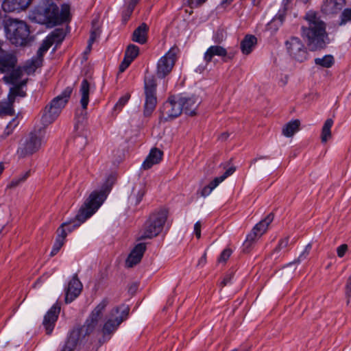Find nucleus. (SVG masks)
Listing matches in <instances>:
<instances>
[{
	"label": "nucleus",
	"mask_w": 351,
	"mask_h": 351,
	"mask_svg": "<svg viewBox=\"0 0 351 351\" xmlns=\"http://www.w3.org/2000/svg\"><path fill=\"white\" fill-rule=\"evenodd\" d=\"M114 180V176L110 175L107 178L100 191H95L90 194L88 199L79 210L75 219L69 222H65L62 224L57 230V237L53 246V247L60 250L64 245L67 232H70L79 227L98 210L105 200L107 193L110 191Z\"/></svg>",
	"instance_id": "nucleus-1"
},
{
	"label": "nucleus",
	"mask_w": 351,
	"mask_h": 351,
	"mask_svg": "<svg viewBox=\"0 0 351 351\" xmlns=\"http://www.w3.org/2000/svg\"><path fill=\"white\" fill-rule=\"evenodd\" d=\"M306 24L302 26V36L311 51L325 47L327 39L326 25L313 11H308L305 15Z\"/></svg>",
	"instance_id": "nucleus-2"
},
{
	"label": "nucleus",
	"mask_w": 351,
	"mask_h": 351,
	"mask_svg": "<svg viewBox=\"0 0 351 351\" xmlns=\"http://www.w3.org/2000/svg\"><path fill=\"white\" fill-rule=\"evenodd\" d=\"M56 0H45V27H53L71 21V7L68 3H62L60 7Z\"/></svg>",
	"instance_id": "nucleus-3"
},
{
	"label": "nucleus",
	"mask_w": 351,
	"mask_h": 351,
	"mask_svg": "<svg viewBox=\"0 0 351 351\" xmlns=\"http://www.w3.org/2000/svg\"><path fill=\"white\" fill-rule=\"evenodd\" d=\"M43 53L44 43L40 45L36 57H33L31 60H27L23 66L17 67L10 75H5L2 80L6 84H16L21 80L24 74H33L37 69L41 67Z\"/></svg>",
	"instance_id": "nucleus-4"
},
{
	"label": "nucleus",
	"mask_w": 351,
	"mask_h": 351,
	"mask_svg": "<svg viewBox=\"0 0 351 351\" xmlns=\"http://www.w3.org/2000/svg\"><path fill=\"white\" fill-rule=\"evenodd\" d=\"M167 213L166 209L161 208L151 214L144 225L143 231L139 233L138 239H152L157 236L163 228Z\"/></svg>",
	"instance_id": "nucleus-5"
},
{
	"label": "nucleus",
	"mask_w": 351,
	"mask_h": 351,
	"mask_svg": "<svg viewBox=\"0 0 351 351\" xmlns=\"http://www.w3.org/2000/svg\"><path fill=\"white\" fill-rule=\"evenodd\" d=\"M5 32L7 38L16 46L25 45L29 36V27L26 23L17 19H9L7 21Z\"/></svg>",
	"instance_id": "nucleus-6"
},
{
	"label": "nucleus",
	"mask_w": 351,
	"mask_h": 351,
	"mask_svg": "<svg viewBox=\"0 0 351 351\" xmlns=\"http://www.w3.org/2000/svg\"><path fill=\"white\" fill-rule=\"evenodd\" d=\"M73 88L67 86L60 95L56 97L50 103L49 108L45 112V124L52 123L59 116L62 109L69 101L72 94Z\"/></svg>",
	"instance_id": "nucleus-7"
},
{
	"label": "nucleus",
	"mask_w": 351,
	"mask_h": 351,
	"mask_svg": "<svg viewBox=\"0 0 351 351\" xmlns=\"http://www.w3.org/2000/svg\"><path fill=\"white\" fill-rule=\"evenodd\" d=\"M129 311V307L125 305L112 308L103 326L102 332L104 335L114 332L123 321L128 317Z\"/></svg>",
	"instance_id": "nucleus-8"
},
{
	"label": "nucleus",
	"mask_w": 351,
	"mask_h": 351,
	"mask_svg": "<svg viewBox=\"0 0 351 351\" xmlns=\"http://www.w3.org/2000/svg\"><path fill=\"white\" fill-rule=\"evenodd\" d=\"M108 303V300L107 298H104L95 306L83 326L80 328V334L87 335L93 332L96 329L102 317L103 312Z\"/></svg>",
	"instance_id": "nucleus-9"
},
{
	"label": "nucleus",
	"mask_w": 351,
	"mask_h": 351,
	"mask_svg": "<svg viewBox=\"0 0 351 351\" xmlns=\"http://www.w3.org/2000/svg\"><path fill=\"white\" fill-rule=\"evenodd\" d=\"M145 104L144 115L149 117L154 112L156 104L157 98L156 95V83L154 77H146L145 79Z\"/></svg>",
	"instance_id": "nucleus-10"
},
{
	"label": "nucleus",
	"mask_w": 351,
	"mask_h": 351,
	"mask_svg": "<svg viewBox=\"0 0 351 351\" xmlns=\"http://www.w3.org/2000/svg\"><path fill=\"white\" fill-rule=\"evenodd\" d=\"M41 145V139L35 133H30L22 138L17 149V155L25 158L36 152Z\"/></svg>",
	"instance_id": "nucleus-11"
},
{
	"label": "nucleus",
	"mask_w": 351,
	"mask_h": 351,
	"mask_svg": "<svg viewBox=\"0 0 351 351\" xmlns=\"http://www.w3.org/2000/svg\"><path fill=\"white\" fill-rule=\"evenodd\" d=\"M273 220L274 215L270 213L253 228L251 232L247 235L246 239L243 243L245 252H248L252 245L266 232L269 225Z\"/></svg>",
	"instance_id": "nucleus-12"
},
{
	"label": "nucleus",
	"mask_w": 351,
	"mask_h": 351,
	"mask_svg": "<svg viewBox=\"0 0 351 351\" xmlns=\"http://www.w3.org/2000/svg\"><path fill=\"white\" fill-rule=\"evenodd\" d=\"M285 47L287 53L293 59L300 62L307 59V50L299 38L291 37L285 42Z\"/></svg>",
	"instance_id": "nucleus-13"
},
{
	"label": "nucleus",
	"mask_w": 351,
	"mask_h": 351,
	"mask_svg": "<svg viewBox=\"0 0 351 351\" xmlns=\"http://www.w3.org/2000/svg\"><path fill=\"white\" fill-rule=\"evenodd\" d=\"M176 60V53L173 49L169 50L158 61L157 64V76L160 78H164L172 70Z\"/></svg>",
	"instance_id": "nucleus-14"
},
{
	"label": "nucleus",
	"mask_w": 351,
	"mask_h": 351,
	"mask_svg": "<svg viewBox=\"0 0 351 351\" xmlns=\"http://www.w3.org/2000/svg\"><path fill=\"white\" fill-rule=\"evenodd\" d=\"M182 112V106L178 97L173 96L169 98L162 107V114L166 119L178 117Z\"/></svg>",
	"instance_id": "nucleus-15"
},
{
	"label": "nucleus",
	"mask_w": 351,
	"mask_h": 351,
	"mask_svg": "<svg viewBox=\"0 0 351 351\" xmlns=\"http://www.w3.org/2000/svg\"><path fill=\"white\" fill-rule=\"evenodd\" d=\"M61 306L56 302L45 314V334L51 335L60 313Z\"/></svg>",
	"instance_id": "nucleus-16"
},
{
	"label": "nucleus",
	"mask_w": 351,
	"mask_h": 351,
	"mask_svg": "<svg viewBox=\"0 0 351 351\" xmlns=\"http://www.w3.org/2000/svg\"><path fill=\"white\" fill-rule=\"evenodd\" d=\"M82 289V284L75 275L65 287L66 303L73 302L80 294Z\"/></svg>",
	"instance_id": "nucleus-17"
},
{
	"label": "nucleus",
	"mask_w": 351,
	"mask_h": 351,
	"mask_svg": "<svg viewBox=\"0 0 351 351\" xmlns=\"http://www.w3.org/2000/svg\"><path fill=\"white\" fill-rule=\"evenodd\" d=\"M17 63L16 56L11 52L1 49L0 51V72L8 73L14 70Z\"/></svg>",
	"instance_id": "nucleus-18"
},
{
	"label": "nucleus",
	"mask_w": 351,
	"mask_h": 351,
	"mask_svg": "<svg viewBox=\"0 0 351 351\" xmlns=\"http://www.w3.org/2000/svg\"><path fill=\"white\" fill-rule=\"evenodd\" d=\"M178 98L182 106V112L190 116L196 114V110L202 101L197 96L178 97Z\"/></svg>",
	"instance_id": "nucleus-19"
},
{
	"label": "nucleus",
	"mask_w": 351,
	"mask_h": 351,
	"mask_svg": "<svg viewBox=\"0 0 351 351\" xmlns=\"http://www.w3.org/2000/svg\"><path fill=\"white\" fill-rule=\"evenodd\" d=\"M236 170L234 167H229L225 173L219 177H216L209 184L205 186L201 191V195L206 197L209 195L213 189H215L221 182H222L228 176H231Z\"/></svg>",
	"instance_id": "nucleus-20"
},
{
	"label": "nucleus",
	"mask_w": 351,
	"mask_h": 351,
	"mask_svg": "<svg viewBox=\"0 0 351 351\" xmlns=\"http://www.w3.org/2000/svg\"><path fill=\"white\" fill-rule=\"evenodd\" d=\"M32 0H4L2 8L5 12H20L25 10Z\"/></svg>",
	"instance_id": "nucleus-21"
},
{
	"label": "nucleus",
	"mask_w": 351,
	"mask_h": 351,
	"mask_svg": "<svg viewBox=\"0 0 351 351\" xmlns=\"http://www.w3.org/2000/svg\"><path fill=\"white\" fill-rule=\"evenodd\" d=\"M145 250V243L137 244L129 254L125 263L126 266L132 267L138 264L141 261Z\"/></svg>",
	"instance_id": "nucleus-22"
},
{
	"label": "nucleus",
	"mask_w": 351,
	"mask_h": 351,
	"mask_svg": "<svg viewBox=\"0 0 351 351\" xmlns=\"http://www.w3.org/2000/svg\"><path fill=\"white\" fill-rule=\"evenodd\" d=\"M65 37V33L62 28H56L53 31L51 32L50 34H49L45 38V51H47L49 47H51L53 45L60 44ZM55 47L53 50L56 49Z\"/></svg>",
	"instance_id": "nucleus-23"
},
{
	"label": "nucleus",
	"mask_w": 351,
	"mask_h": 351,
	"mask_svg": "<svg viewBox=\"0 0 351 351\" xmlns=\"http://www.w3.org/2000/svg\"><path fill=\"white\" fill-rule=\"evenodd\" d=\"M90 84L86 79H84L80 84V94L81 95L80 104L82 106V115L86 114V108L89 102Z\"/></svg>",
	"instance_id": "nucleus-24"
},
{
	"label": "nucleus",
	"mask_w": 351,
	"mask_h": 351,
	"mask_svg": "<svg viewBox=\"0 0 351 351\" xmlns=\"http://www.w3.org/2000/svg\"><path fill=\"white\" fill-rule=\"evenodd\" d=\"M145 194V188L143 184H136L128 197V203L130 206L136 207L141 202Z\"/></svg>",
	"instance_id": "nucleus-25"
},
{
	"label": "nucleus",
	"mask_w": 351,
	"mask_h": 351,
	"mask_svg": "<svg viewBox=\"0 0 351 351\" xmlns=\"http://www.w3.org/2000/svg\"><path fill=\"white\" fill-rule=\"evenodd\" d=\"M162 152L157 148L152 149L142 164L144 169H150L154 165L158 164L162 160Z\"/></svg>",
	"instance_id": "nucleus-26"
},
{
	"label": "nucleus",
	"mask_w": 351,
	"mask_h": 351,
	"mask_svg": "<svg viewBox=\"0 0 351 351\" xmlns=\"http://www.w3.org/2000/svg\"><path fill=\"white\" fill-rule=\"evenodd\" d=\"M346 0H325L322 10L325 14H333L341 10L345 4Z\"/></svg>",
	"instance_id": "nucleus-27"
},
{
	"label": "nucleus",
	"mask_w": 351,
	"mask_h": 351,
	"mask_svg": "<svg viewBox=\"0 0 351 351\" xmlns=\"http://www.w3.org/2000/svg\"><path fill=\"white\" fill-rule=\"evenodd\" d=\"M227 55V50L219 45L210 46L205 52L204 59L208 63L212 61L214 56L225 57Z\"/></svg>",
	"instance_id": "nucleus-28"
},
{
	"label": "nucleus",
	"mask_w": 351,
	"mask_h": 351,
	"mask_svg": "<svg viewBox=\"0 0 351 351\" xmlns=\"http://www.w3.org/2000/svg\"><path fill=\"white\" fill-rule=\"evenodd\" d=\"M148 29V26L145 23H142L134 31L132 40L140 44L146 43Z\"/></svg>",
	"instance_id": "nucleus-29"
},
{
	"label": "nucleus",
	"mask_w": 351,
	"mask_h": 351,
	"mask_svg": "<svg viewBox=\"0 0 351 351\" xmlns=\"http://www.w3.org/2000/svg\"><path fill=\"white\" fill-rule=\"evenodd\" d=\"M257 39L254 36L247 35L241 42V50L243 54L248 55L256 45Z\"/></svg>",
	"instance_id": "nucleus-30"
},
{
	"label": "nucleus",
	"mask_w": 351,
	"mask_h": 351,
	"mask_svg": "<svg viewBox=\"0 0 351 351\" xmlns=\"http://www.w3.org/2000/svg\"><path fill=\"white\" fill-rule=\"evenodd\" d=\"M26 83L27 79L21 80V82L19 80L16 84H12L14 86L10 89V92L8 95V99H12L14 101L15 97L17 96L24 97L26 94L25 92L22 90V86H25Z\"/></svg>",
	"instance_id": "nucleus-31"
},
{
	"label": "nucleus",
	"mask_w": 351,
	"mask_h": 351,
	"mask_svg": "<svg viewBox=\"0 0 351 351\" xmlns=\"http://www.w3.org/2000/svg\"><path fill=\"white\" fill-rule=\"evenodd\" d=\"M29 19L32 23L44 24V7L41 5L35 7L30 11Z\"/></svg>",
	"instance_id": "nucleus-32"
},
{
	"label": "nucleus",
	"mask_w": 351,
	"mask_h": 351,
	"mask_svg": "<svg viewBox=\"0 0 351 351\" xmlns=\"http://www.w3.org/2000/svg\"><path fill=\"white\" fill-rule=\"evenodd\" d=\"M333 120L328 119L324 123L322 129L321 141L322 143H326L332 137L331 128L333 125Z\"/></svg>",
	"instance_id": "nucleus-33"
},
{
	"label": "nucleus",
	"mask_w": 351,
	"mask_h": 351,
	"mask_svg": "<svg viewBox=\"0 0 351 351\" xmlns=\"http://www.w3.org/2000/svg\"><path fill=\"white\" fill-rule=\"evenodd\" d=\"M300 121L299 120H293L287 123L283 129L282 134L287 137L292 136L295 132L299 129Z\"/></svg>",
	"instance_id": "nucleus-34"
},
{
	"label": "nucleus",
	"mask_w": 351,
	"mask_h": 351,
	"mask_svg": "<svg viewBox=\"0 0 351 351\" xmlns=\"http://www.w3.org/2000/svg\"><path fill=\"white\" fill-rule=\"evenodd\" d=\"M14 101L8 99L0 104V115H13L14 110L13 108Z\"/></svg>",
	"instance_id": "nucleus-35"
},
{
	"label": "nucleus",
	"mask_w": 351,
	"mask_h": 351,
	"mask_svg": "<svg viewBox=\"0 0 351 351\" xmlns=\"http://www.w3.org/2000/svg\"><path fill=\"white\" fill-rule=\"evenodd\" d=\"M334 58L331 55H326L322 58H317L315 59L316 65L324 68H330L334 64Z\"/></svg>",
	"instance_id": "nucleus-36"
},
{
	"label": "nucleus",
	"mask_w": 351,
	"mask_h": 351,
	"mask_svg": "<svg viewBox=\"0 0 351 351\" xmlns=\"http://www.w3.org/2000/svg\"><path fill=\"white\" fill-rule=\"evenodd\" d=\"M138 53L139 48L136 45L130 44L125 50L124 57L132 62L137 57Z\"/></svg>",
	"instance_id": "nucleus-37"
},
{
	"label": "nucleus",
	"mask_w": 351,
	"mask_h": 351,
	"mask_svg": "<svg viewBox=\"0 0 351 351\" xmlns=\"http://www.w3.org/2000/svg\"><path fill=\"white\" fill-rule=\"evenodd\" d=\"M29 176V172L27 171V172L20 175L17 178H14L10 182L8 186L10 188L16 187V186H19L20 184H21L22 183H23Z\"/></svg>",
	"instance_id": "nucleus-38"
},
{
	"label": "nucleus",
	"mask_w": 351,
	"mask_h": 351,
	"mask_svg": "<svg viewBox=\"0 0 351 351\" xmlns=\"http://www.w3.org/2000/svg\"><path fill=\"white\" fill-rule=\"evenodd\" d=\"M289 245V238H285L279 241L278 246L275 248L272 253V256H275L274 258H277L279 256L278 254L282 250H285Z\"/></svg>",
	"instance_id": "nucleus-39"
},
{
	"label": "nucleus",
	"mask_w": 351,
	"mask_h": 351,
	"mask_svg": "<svg viewBox=\"0 0 351 351\" xmlns=\"http://www.w3.org/2000/svg\"><path fill=\"white\" fill-rule=\"evenodd\" d=\"M130 97V95L129 94H125L122 96L114 105V110L119 112L121 111L122 108L128 103Z\"/></svg>",
	"instance_id": "nucleus-40"
},
{
	"label": "nucleus",
	"mask_w": 351,
	"mask_h": 351,
	"mask_svg": "<svg viewBox=\"0 0 351 351\" xmlns=\"http://www.w3.org/2000/svg\"><path fill=\"white\" fill-rule=\"evenodd\" d=\"M348 22H351V8H347L343 11L341 15L339 25H343Z\"/></svg>",
	"instance_id": "nucleus-41"
},
{
	"label": "nucleus",
	"mask_w": 351,
	"mask_h": 351,
	"mask_svg": "<svg viewBox=\"0 0 351 351\" xmlns=\"http://www.w3.org/2000/svg\"><path fill=\"white\" fill-rule=\"evenodd\" d=\"M311 249V245L309 243L306 247L304 251L300 254V255L298 256V258L294 261L293 263H291L289 266H291L293 263H300L301 261L304 260L307 256L308 255L310 250Z\"/></svg>",
	"instance_id": "nucleus-42"
},
{
	"label": "nucleus",
	"mask_w": 351,
	"mask_h": 351,
	"mask_svg": "<svg viewBox=\"0 0 351 351\" xmlns=\"http://www.w3.org/2000/svg\"><path fill=\"white\" fill-rule=\"evenodd\" d=\"M345 295L347 299V304H348L351 299V276L348 278L345 286Z\"/></svg>",
	"instance_id": "nucleus-43"
},
{
	"label": "nucleus",
	"mask_w": 351,
	"mask_h": 351,
	"mask_svg": "<svg viewBox=\"0 0 351 351\" xmlns=\"http://www.w3.org/2000/svg\"><path fill=\"white\" fill-rule=\"evenodd\" d=\"M135 5V2L132 3L130 1L129 3L127 9L123 13V17L125 21L128 20L130 18V15L132 14L134 9Z\"/></svg>",
	"instance_id": "nucleus-44"
},
{
	"label": "nucleus",
	"mask_w": 351,
	"mask_h": 351,
	"mask_svg": "<svg viewBox=\"0 0 351 351\" xmlns=\"http://www.w3.org/2000/svg\"><path fill=\"white\" fill-rule=\"evenodd\" d=\"M75 344V339L73 338H69L68 341L66 342L65 346L63 347L61 351H73Z\"/></svg>",
	"instance_id": "nucleus-45"
},
{
	"label": "nucleus",
	"mask_w": 351,
	"mask_h": 351,
	"mask_svg": "<svg viewBox=\"0 0 351 351\" xmlns=\"http://www.w3.org/2000/svg\"><path fill=\"white\" fill-rule=\"evenodd\" d=\"M232 254V251L230 249H225L221 252L220 256L219 257L218 261L219 262H226Z\"/></svg>",
	"instance_id": "nucleus-46"
},
{
	"label": "nucleus",
	"mask_w": 351,
	"mask_h": 351,
	"mask_svg": "<svg viewBox=\"0 0 351 351\" xmlns=\"http://www.w3.org/2000/svg\"><path fill=\"white\" fill-rule=\"evenodd\" d=\"M224 39L223 34L222 30H217L213 36V40L215 43H220Z\"/></svg>",
	"instance_id": "nucleus-47"
},
{
	"label": "nucleus",
	"mask_w": 351,
	"mask_h": 351,
	"mask_svg": "<svg viewBox=\"0 0 351 351\" xmlns=\"http://www.w3.org/2000/svg\"><path fill=\"white\" fill-rule=\"evenodd\" d=\"M99 30L97 29H93L90 32V36L89 38V47H91L93 43L95 42L97 37L99 35Z\"/></svg>",
	"instance_id": "nucleus-48"
},
{
	"label": "nucleus",
	"mask_w": 351,
	"mask_h": 351,
	"mask_svg": "<svg viewBox=\"0 0 351 351\" xmlns=\"http://www.w3.org/2000/svg\"><path fill=\"white\" fill-rule=\"evenodd\" d=\"M348 250V245L346 244H342L339 246L337 249V255L339 257H343Z\"/></svg>",
	"instance_id": "nucleus-49"
},
{
	"label": "nucleus",
	"mask_w": 351,
	"mask_h": 351,
	"mask_svg": "<svg viewBox=\"0 0 351 351\" xmlns=\"http://www.w3.org/2000/svg\"><path fill=\"white\" fill-rule=\"evenodd\" d=\"M132 63V61H130L129 59H127L124 57L123 60L119 66V71L123 72Z\"/></svg>",
	"instance_id": "nucleus-50"
},
{
	"label": "nucleus",
	"mask_w": 351,
	"mask_h": 351,
	"mask_svg": "<svg viewBox=\"0 0 351 351\" xmlns=\"http://www.w3.org/2000/svg\"><path fill=\"white\" fill-rule=\"evenodd\" d=\"M17 125V123H16V119H12V121L10 122V123L8 125L6 130L4 132V134L3 135V137H6L8 135H10L12 132V130H10V128L13 127H15Z\"/></svg>",
	"instance_id": "nucleus-51"
},
{
	"label": "nucleus",
	"mask_w": 351,
	"mask_h": 351,
	"mask_svg": "<svg viewBox=\"0 0 351 351\" xmlns=\"http://www.w3.org/2000/svg\"><path fill=\"white\" fill-rule=\"evenodd\" d=\"M184 5H188L191 8H196L199 7L197 0H186Z\"/></svg>",
	"instance_id": "nucleus-52"
},
{
	"label": "nucleus",
	"mask_w": 351,
	"mask_h": 351,
	"mask_svg": "<svg viewBox=\"0 0 351 351\" xmlns=\"http://www.w3.org/2000/svg\"><path fill=\"white\" fill-rule=\"evenodd\" d=\"M194 232L197 239H199L201 237V223L199 221H197L194 225Z\"/></svg>",
	"instance_id": "nucleus-53"
},
{
	"label": "nucleus",
	"mask_w": 351,
	"mask_h": 351,
	"mask_svg": "<svg viewBox=\"0 0 351 351\" xmlns=\"http://www.w3.org/2000/svg\"><path fill=\"white\" fill-rule=\"evenodd\" d=\"M206 263V252L202 255V256L198 261L197 266L203 267Z\"/></svg>",
	"instance_id": "nucleus-54"
},
{
	"label": "nucleus",
	"mask_w": 351,
	"mask_h": 351,
	"mask_svg": "<svg viewBox=\"0 0 351 351\" xmlns=\"http://www.w3.org/2000/svg\"><path fill=\"white\" fill-rule=\"evenodd\" d=\"M232 278V276L231 275H229V276H226L223 280H222L221 282V285L223 287V286H226L231 280Z\"/></svg>",
	"instance_id": "nucleus-55"
},
{
	"label": "nucleus",
	"mask_w": 351,
	"mask_h": 351,
	"mask_svg": "<svg viewBox=\"0 0 351 351\" xmlns=\"http://www.w3.org/2000/svg\"><path fill=\"white\" fill-rule=\"evenodd\" d=\"M229 136V134L227 133V132H224V133H222L220 136H219V138L221 140V141H225L228 138V137Z\"/></svg>",
	"instance_id": "nucleus-56"
},
{
	"label": "nucleus",
	"mask_w": 351,
	"mask_h": 351,
	"mask_svg": "<svg viewBox=\"0 0 351 351\" xmlns=\"http://www.w3.org/2000/svg\"><path fill=\"white\" fill-rule=\"evenodd\" d=\"M58 252H59L58 250H57L56 248L53 247V249L50 252V256L52 257V256H55Z\"/></svg>",
	"instance_id": "nucleus-57"
},
{
	"label": "nucleus",
	"mask_w": 351,
	"mask_h": 351,
	"mask_svg": "<svg viewBox=\"0 0 351 351\" xmlns=\"http://www.w3.org/2000/svg\"><path fill=\"white\" fill-rule=\"evenodd\" d=\"M234 0H222L221 1V5H224V4H230Z\"/></svg>",
	"instance_id": "nucleus-58"
},
{
	"label": "nucleus",
	"mask_w": 351,
	"mask_h": 351,
	"mask_svg": "<svg viewBox=\"0 0 351 351\" xmlns=\"http://www.w3.org/2000/svg\"><path fill=\"white\" fill-rule=\"evenodd\" d=\"M261 1V0H252V3L254 5H258Z\"/></svg>",
	"instance_id": "nucleus-59"
},
{
	"label": "nucleus",
	"mask_w": 351,
	"mask_h": 351,
	"mask_svg": "<svg viewBox=\"0 0 351 351\" xmlns=\"http://www.w3.org/2000/svg\"><path fill=\"white\" fill-rule=\"evenodd\" d=\"M293 0H283V3L285 7L288 6L289 3H290Z\"/></svg>",
	"instance_id": "nucleus-60"
},
{
	"label": "nucleus",
	"mask_w": 351,
	"mask_h": 351,
	"mask_svg": "<svg viewBox=\"0 0 351 351\" xmlns=\"http://www.w3.org/2000/svg\"><path fill=\"white\" fill-rule=\"evenodd\" d=\"M207 0H197L199 6H201L202 4H204Z\"/></svg>",
	"instance_id": "nucleus-61"
},
{
	"label": "nucleus",
	"mask_w": 351,
	"mask_h": 351,
	"mask_svg": "<svg viewBox=\"0 0 351 351\" xmlns=\"http://www.w3.org/2000/svg\"><path fill=\"white\" fill-rule=\"evenodd\" d=\"M80 140H84V138H83L82 136H78V137H77V138L75 139V141L76 142H78V141H80Z\"/></svg>",
	"instance_id": "nucleus-62"
},
{
	"label": "nucleus",
	"mask_w": 351,
	"mask_h": 351,
	"mask_svg": "<svg viewBox=\"0 0 351 351\" xmlns=\"http://www.w3.org/2000/svg\"><path fill=\"white\" fill-rule=\"evenodd\" d=\"M3 169H4L3 165L0 163V174L3 172Z\"/></svg>",
	"instance_id": "nucleus-63"
},
{
	"label": "nucleus",
	"mask_w": 351,
	"mask_h": 351,
	"mask_svg": "<svg viewBox=\"0 0 351 351\" xmlns=\"http://www.w3.org/2000/svg\"><path fill=\"white\" fill-rule=\"evenodd\" d=\"M91 47H92V46H91V47H89V41H88V46H87L86 50H87V51H90Z\"/></svg>",
	"instance_id": "nucleus-64"
}]
</instances>
